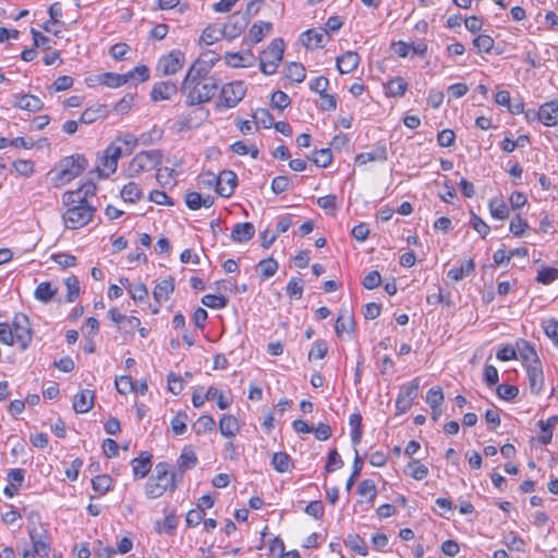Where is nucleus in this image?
<instances>
[{"label":"nucleus","mask_w":558,"mask_h":558,"mask_svg":"<svg viewBox=\"0 0 558 558\" xmlns=\"http://www.w3.org/2000/svg\"><path fill=\"white\" fill-rule=\"evenodd\" d=\"M388 153L386 145H378L372 151L361 153L355 156V163L364 166L371 161H386Z\"/></svg>","instance_id":"26"},{"label":"nucleus","mask_w":558,"mask_h":558,"mask_svg":"<svg viewBox=\"0 0 558 558\" xmlns=\"http://www.w3.org/2000/svg\"><path fill=\"white\" fill-rule=\"evenodd\" d=\"M15 101L13 102V106L21 110H26L29 112H37L40 111L44 108L43 100L31 94L25 95H14Z\"/></svg>","instance_id":"19"},{"label":"nucleus","mask_w":558,"mask_h":558,"mask_svg":"<svg viewBox=\"0 0 558 558\" xmlns=\"http://www.w3.org/2000/svg\"><path fill=\"white\" fill-rule=\"evenodd\" d=\"M408 83L400 76L393 77L384 84L387 97H402L408 90Z\"/></svg>","instance_id":"33"},{"label":"nucleus","mask_w":558,"mask_h":558,"mask_svg":"<svg viewBox=\"0 0 558 558\" xmlns=\"http://www.w3.org/2000/svg\"><path fill=\"white\" fill-rule=\"evenodd\" d=\"M64 206L68 209L62 218L68 229H78L86 226L93 218L95 208L87 199L81 197L80 192H65L62 196Z\"/></svg>","instance_id":"1"},{"label":"nucleus","mask_w":558,"mask_h":558,"mask_svg":"<svg viewBox=\"0 0 558 558\" xmlns=\"http://www.w3.org/2000/svg\"><path fill=\"white\" fill-rule=\"evenodd\" d=\"M254 123L256 124V128L259 126L264 129H269L274 124V118L270 114V112L267 109L259 108L256 109L253 113Z\"/></svg>","instance_id":"45"},{"label":"nucleus","mask_w":558,"mask_h":558,"mask_svg":"<svg viewBox=\"0 0 558 558\" xmlns=\"http://www.w3.org/2000/svg\"><path fill=\"white\" fill-rule=\"evenodd\" d=\"M202 303L209 308L221 310L227 306L228 299L221 294H206L202 298Z\"/></svg>","instance_id":"50"},{"label":"nucleus","mask_w":558,"mask_h":558,"mask_svg":"<svg viewBox=\"0 0 558 558\" xmlns=\"http://www.w3.org/2000/svg\"><path fill=\"white\" fill-rule=\"evenodd\" d=\"M151 453L143 451L140 457L132 460L134 476L144 478L151 469Z\"/></svg>","instance_id":"28"},{"label":"nucleus","mask_w":558,"mask_h":558,"mask_svg":"<svg viewBox=\"0 0 558 558\" xmlns=\"http://www.w3.org/2000/svg\"><path fill=\"white\" fill-rule=\"evenodd\" d=\"M215 397H218V408L220 410H226L230 407V400L225 399L222 392L213 386L207 389L205 396L194 392L192 396V403L195 408H201L204 405L206 400H214Z\"/></svg>","instance_id":"17"},{"label":"nucleus","mask_w":558,"mask_h":558,"mask_svg":"<svg viewBox=\"0 0 558 558\" xmlns=\"http://www.w3.org/2000/svg\"><path fill=\"white\" fill-rule=\"evenodd\" d=\"M94 392L88 389L81 390L74 396L73 409L76 413H87L94 405Z\"/></svg>","instance_id":"27"},{"label":"nucleus","mask_w":558,"mask_h":558,"mask_svg":"<svg viewBox=\"0 0 558 558\" xmlns=\"http://www.w3.org/2000/svg\"><path fill=\"white\" fill-rule=\"evenodd\" d=\"M187 414L185 412H179L171 420V428L175 435H183L186 432Z\"/></svg>","instance_id":"64"},{"label":"nucleus","mask_w":558,"mask_h":558,"mask_svg":"<svg viewBox=\"0 0 558 558\" xmlns=\"http://www.w3.org/2000/svg\"><path fill=\"white\" fill-rule=\"evenodd\" d=\"M119 281L135 302H142L148 298V290L144 283L132 284L128 278H120Z\"/></svg>","instance_id":"32"},{"label":"nucleus","mask_w":558,"mask_h":558,"mask_svg":"<svg viewBox=\"0 0 558 558\" xmlns=\"http://www.w3.org/2000/svg\"><path fill=\"white\" fill-rule=\"evenodd\" d=\"M248 21L245 15L240 13L232 14L221 29L222 37L227 38L228 40L236 38L241 35Z\"/></svg>","instance_id":"13"},{"label":"nucleus","mask_w":558,"mask_h":558,"mask_svg":"<svg viewBox=\"0 0 558 558\" xmlns=\"http://www.w3.org/2000/svg\"><path fill=\"white\" fill-rule=\"evenodd\" d=\"M271 28L272 24L269 22L254 23L248 31V37L252 44H258L259 41H262L265 36L264 31L266 29L267 32H269Z\"/></svg>","instance_id":"43"},{"label":"nucleus","mask_w":558,"mask_h":558,"mask_svg":"<svg viewBox=\"0 0 558 558\" xmlns=\"http://www.w3.org/2000/svg\"><path fill=\"white\" fill-rule=\"evenodd\" d=\"M357 494L367 497L369 502H373L377 496V488L372 480H363L357 486Z\"/></svg>","instance_id":"51"},{"label":"nucleus","mask_w":558,"mask_h":558,"mask_svg":"<svg viewBox=\"0 0 558 558\" xmlns=\"http://www.w3.org/2000/svg\"><path fill=\"white\" fill-rule=\"evenodd\" d=\"M197 463V457L191 447H184L179 459L178 464L182 470H190Z\"/></svg>","instance_id":"42"},{"label":"nucleus","mask_w":558,"mask_h":558,"mask_svg":"<svg viewBox=\"0 0 558 558\" xmlns=\"http://www.w3.org/2000/svg\"><path fill=\"white\" fill-rule=\"evenodd\" d=\"M216 422L211 415H201L193 425L197 435L206 434L215 429Z\"/></svg>","instance_id":"44"},{"label":"nucleus","mask_w":558,"mask_h":558,"mask_svg":"<svg viewBox=\"0 0 558 558\" xmlns=\"http://www.w3.org/2000/svg\"><path fill=\"white\" fill-rule=\"evenodd\" d=\"M102 116V107L96 106L84 110L78 119L80 123L90 124L97 121Z\"/></svg>","instance_id":"57"},{"label":"nucleus","mask_w":558,"mask_h":558,"mask_svg":"<svg viewBox=\"0 0 558 558\" xmlns=\"http://www.w3.org/2000/svg\"><path fill=\"white\" fill-rule=\"evenodd\" d=\"M121 197L124 202L136 203L143 197V191L135 182H129L121 190Z\"/></svg>","instance_id":"35"},{"label":"nucleus","mask_w":558,"mask_h":558,"mask_svg":"<svg viewBox=\"0 0 558 558\" xmlns=\"http://www.w3.org/2000/svg\"><path fill=\"white\" fill-rule=\"evenodd\" d=\"M126 81L145 82L149 78V69L142 64L125 73Z\"/></svg>","instance_id":"58"},{"label":"nucleus","mask_w":558,"mask_h":558,"mask_svg":"<svg viewBox=\"0 0 558 558\" xmlns=\"http://www.w3.org/2000/svg\"><path fill=\"white\" fill-rule=\"evenodd\" d=\"M306 71L303 64L291 62L287 68V77L295 83H301L305 80Z\"/></svg>","instance_id":"49"},{"label":"nucleus","mask_w":558,"mask_h":558,"mask_svg":"<svg viewBox=\"0 0 558 558\" xmlns=\"http://www.w3.org/2000/svg\"><path fill=\"white\" fill-rule=\"evenodd\" d=\"M232 153L244 156L250 154L252 158H258L259 150L255 145L247 146L243 141H238L230 146Z\"/></svg>","instance_id":"48"},{"label":"nucleus","mask_w":558,"mask_h":558,"mask_svg":"<svg viewBox=\"0 0 558 558\" xmlns=\"http://www.w3.org/2000/svg\"><path fill=\"white\" fill-rule=\"evenodd\" d=\"M113 480L110 475L101 474L92 480V487L99 496L107 494L112 489Z\"/></svg>","instance_id":"36"},{"label":"nucleus","mask_w":558,"mask_h":558,"mask_svg":"<svg viewBox=\"0 0 558 558\" xmlns=\"http://www.w3.org/2000/svg\"><path fill=\"white\" fill-rule=\"evenodd\" d=\"M246 86L242 81H234L221 87L220 99L217 102V109L234 108L245 96Z\"/></svg>","instance_id":"7"},{"label":"nucleus","mask_w":558,"mask_h":558,"mask_svg":"<svg viewBox=\"0 0 558 558\" xmlns=\"http://www.w3.org/2000/svg\"><path fill=\"white\" fill-rule=\"evenodd\" d=\"M28 535L33 545V550L41 557L47 558L51 551L49 536L46 530L35 525L28 526Z\"/></svg>","instance_id":"12"},{"label":"nucleus","mask_w":558,"mask_h":558,"mask_svg":"<svg viewBox=\"0 0 558 558\" xmlns=\"http://www.w3.org/2000/svg\"><path fill=\"white\" fill-rule=\"evenodd\" d=\"M473 45L478 53H487L494 47V39L489 35L482 34L473 39Z\"/></svg>","instance_id":"59"},{"label":"nucleus","mask_w":558,"mask_h":558,"mask_svg":"<svg viewBox=\"0 0 558 558\" xmlns=\"http://www.w3.org/2000/svg\"><path fill=\"white\" fill-rule=\"evenodd\" d=\"M284 43L281 38L274 39L259 57L260 71L266 75L276 73L282 61Z\"/></svg>","instance_id":"6"},{"label":"nucleus","mask_w":558,"mask_h":558,"mask_svg":"<svg viewBox=\"0 0 558 558\" xmlns=\"http://www.w3.org/2000/svg\"><path fill=\"white\" fill-rule=\"evenodd\" d=\"M209 71V66L205 65L199 60H196L189 69L182 86L183 87H190L191 84H194L196 82H199L201 80L208 78L207 73Z\"/></svg>","instance_id":"22"},{"label":"nucleus","mask_w":558,"mask_h":558,"mask_svg":"<svg viewBox=\"0 0 558 558\" xmlns=\"http://www.w3.org/2000/svg\"><path fill=\"white\" fill-rule=\"evenodd\" d=\"M526 373L531 392L535 396L541 395L545 383L542 364H527Z\"/></svg>","instance_id":"16"},{"label":"nucleus","mask_w":558,"mask_h":558,"mask_svg":"<svg viewBox=\"0 0 558 558\" xmlns=\"http://www.w3.org/2000/svg\"><path fill=\"white\" fill-rule=\"evenodd\" d=\"M343 466V461L337 451V449H332L328 453L327 462L325 465V471L327 473H331L338 469H341Z\"/></svg>","instance_id":"61"},{"label":"nucleus","mask_w":558,"mask_h":558,"mask_svg":"<svg viewBox=\"0 0 558 558\" xmlns=\"http://www.w3.org/2000/svg\"><path fill=\"white\" fill-rule=\"evenodd\" d=\"M444 393L441 388H430L426 393V402L430 408H439L444 402Z\"/></svg>","instance_id":"62"},{"label":"nucleus","mask_w":558,"mask_h":558,"mask_svg":"<svg viewBox=\"0 0 558 558\" xmlns=\"http://www.w3.org/2000/svg\"><path fill=\"white\" fill-rule=\"evenodd\" d=\"M87 165V159L80 154L63 158L59 163V171L54 179L56 185H63L78 177Z\"/></svg>","instance_id":"5"},{"label":"nucleus","mask_w":558,"mask_h":558,"mask_svg":"<svg viewBox=\"0 0 558 558\" xmlns=\"http://www.w3.org/2000/svg\"><path fill=\"white\" fill-rule=\"evenodd\" d=\"M184 62V53L179 49H173L159 59L156 70L162 75H172L183 68Z\"/></svg>","instance_id":"11"},{"label":"nucleus","mask_w":558,"mask_h":558,"mask_svg":"<svg viewBox=\"0 0 558 558\" xmlns=\"http://www.w3.org/2000/svg\"><path fill=\"white\" fill-rule=\"evenodd\" d=\"M56 294L57 289H53L48 281L39 283L34 292L35 299L44 303L50 302Z\"/></svg>","instance_id":"39"},{"label":"nucleus","mask_w":558,"mask_h":558,"mask_svg":"<svg viewBox=\"0 0 558 558\" xmlns=\"http://www.w3.org/2000/svg\"><path fill=\"white\" fill-rule=\"evenodd\" d=\"M395 52L400 58H407L410 54L412 56H418V57H425L427 52V44L424 40L413 41V43H405V41H398L393 44Z\"/></svg>","instance_id":"14"},{"label":"nucleus","mask_w":558,"mask_h":558,"mask_svg":"<svg viewBox=\"0 0 558 558\" xmlns=\"http://www.w3.org/2000/svg\"><path fill=\"white\" fill-rule=\"evenodd\" d=\"M122 156V149L120 146L111 143L102 151L101 157L98 159L96 169L101 178H108L116 172L118 167V160Z\"/></svg>","instance_id":"8"},{"label":"nucleus","mask_w":558,"mask_h":558,"mask_svg":"<svg viewBox=\"0 0 558 558\" xmlns=\"http://www.w3.org/2000/svg\"><path fill=\"white\" fill-rule=\"evenodd\" d=\"M11 328L15 342L22 350H25L32 341V329L28 316L23 313L15 314Z\"/></svg>","instance_id":"10"},{"label":"nucleus","mask_w":558,"mask_h":558,"mask_svg":"<svg viewBox=\"0 0 558 558\" xmlns=\"http://www.w3.org/2000/svg\"><path fill=\"white\" fill-rule=\"evenodd\" d=\"M66 287V301L74 302L81 292L80 281L76 276H70L64 280Z\"/></svg>","instance_id":"47"},{"label":"nucleus","mask_w":558,"mask_h":558,"mask_svg":"<svg viewBox=\"0 0 558 558\" xmlns=\"http://www.w3.org/2000/svg\"><path fill=\"white\" fill-rule=\"evenodd\" d=\"M541 122L546 126L558 124V101L553 100L541 106Z\"/></svg>","instance_id":"30"},{"label":"nucleus","mask_w":558,"mask_h":558,"mask_svg":"<svg viewBox=\"0 0 558 558\" xmlns=\"http://www.w3.org/2000/svg\"><path fill=\"white\" fill-rule=\"evenodd\" d=\"M99 83L111 88H117L128 83L125 74L104 73L98 78Z\"/></svg>","instance_id":"41"},{"label":"nucleus","mask_w":558,"mask_h":558,"mask_svg":"<svg viewBox=\"0 0 558 558\" xmlns=\"http://www.w3.org/2000/svg\"><path fill=\"white\" fill-rule=\"evenodd\" d=\"M489 211L493 218L505 220L509 217V208L505 201L500 197H494L488 204Z\"/></svg>","instance_id":"34"},{"label":"nucleus","mask_w":558,"mask_h":558,"mask_svg":"<svg viewBox=\"0 0 558 558\" xmlns=\"http://www.w3.org/2000/svg\"><path fill=\"white\" fill-rule=\"evenodd\" d=\"M219 87L218 80L214 76L201 80L190 87H181L182 92L186 95V106H196L210 101Z\"/></svg>","instance_id":"3"},{"label":"nucleus","mask_w":558,"mask_h":558,"mask_svg":"<svg viewBox=\"0 0 558 558\" xmlns=\"http://www.w3.org/2000/svg\"><path fill=\"white\" fill-rule=\"evenodd\" d=\"M255 227L251 222L235 223L231 230L230 238L235 243H245L253 239Z\"/></svg>","instance_id":"25"},{"label":"nucleus","mask_w":558,"mask_h":558,"mask_svg":"<svg viewBox=\"0 0 558 558\" xmlns=\"http://www.w3.org/2000/svg\"><path fill=\"white\" fill-rule=\"evenodd\" d=\"M496 392L500 399L511 401L519 395V388L513 385L501 384L497 387Z\"/></svg>","instance_id":"63"},{"label":"nucleus","mask_w":558,"mask_h":558,"mask_svg":"<svg viewBox=\"0 0 558 558\" xmlns=\"http://www.w3.org/2000/svg\"><path fill=\"white\" fill-rule=\"evenodd\" d=\"M361 57L355 51H347L337 57V69L341 74L352 73L359 66Z\"/></svg>","instance_id":"20"},{"label":"nucleus","mask_w":558,"mask_h":558,"mask_svg":"<svg viewBox=\"0 0 558 558\" xmlns=\"http://www.w3.org/2000/svg\"><path fill=\"white\" fill-rule=\"evenodd\" d=\"M311 160L320 168H327L332 161L331 150L328 148L315 150Z\"/></svg>","instance_id":"53"},{"label":"nucleus","mask_w":558,"mask_h":558,"mask_svg":"<svg viewBox=\"0 0 558 558\" xmlns=\"http://www.w3.org/2000/svg\"><path fill=\"white\" fill-rule=\"evenodd\" d=\"M526 229H529V223L520 215H515L511 219L509 230L514 236H522Z\"/></svg>","instance_id":"60"},{"label":"nucleus","mask_w":558,"mask_h":558,"mask_svg":"<svg viewBox=\"0 0 558 558\" xmlns=\"http://www.w3.org/2000/svg\"><path fill=\"white\" fill-rule=\"evenodd\" d=\"M258 268L260 270V276L263 277V279H268L276 274L278 269V263L276 259L271 257L265 258L258 263Z\"/></svg>","instance_id":"54"},{"label":"nucleus","mask_w":558,"mask_h":558,"mask_svg":"<svg viewBox=\"0 0 558 558\" xmlns=\"http://www.w3.org/2000/svg\"><path fill=\"white\" fill-rule=\"evenodd\" d=\"M174 291V279L172 277L165 278L154 288L153 295L157 303H162L169 300Z\"/></svg>","instance_id":"29"},{"label":"nucleus","mask_w":558,"mask_h":558,"mask_svg":"<svg viewBox=\"0 0 558 558\" xmlns=\"http://www.w3.org/2000/svg\"><path fill=\"white\" fill-rule=\"evenodd\" d=\"M355 330V323L352 314L347 308H341L335 325V331L340 338L344 332L353 333Z\"/></svg>","instance_id":"23"},{"label":"nucleus","mask_w":558,"mask_h":558,"mask_svg":"<svg viewBox=\"0 0 558 558\" xmlns=\"http://www.w3.org/2000/svg\"><path fill=\"white\" fill-rule=\"evenodd\" d=\"M420 380L414 378L413 380L402 385L396 400V413L404 414L411 407L413 401L418 396Z\"/></svg>","instance_id":"9"},{"label":"nucleus","mask_w":558,"mask_h":558,"mask_svg":"<svg viewBox=\"0 0 558 558\" xmlns=\"http://www.w3.org/2000/svg\"><path fill=\"white\" fill-rule=\"evenodd\" d=\"M301 39L303 45L307 49H317L323 48L326 43L329 39V36L327 34V29L324 28H312L307 29L306 32L302 33Z\"/></svg>","instance_id":"15"},{"label":"nucleus","mask_w":558,"mask_h":558,"mask_svg":"<svg viewBox=\"0 0 558 558\" xmlns=\"http://www.w3.org/2000/svg\"><path fill=\"white\" fill-rule=\"evenodd\" d=\"M287 295L292 300H300L303 295V283L301 279L291 278L286 288Z\"/></svg>","instance_id":"56"},{"label":"nucleus","mask_w":558,"mask_h":558,"mask_svg":"<svg viewBox=\"0 0 558 558\" xmlns=\"http://www.w3.org/2000/svg\"><path fill=\"white\" fill-rule=\"evenodd\" d=\"M238 177L231 170H223L219 173L217 194L221 197H230L236 186Z\"/></svg>","instance_id":"18"},{"label":"nucleus","mask_w":558,"mask_h":558,"mask_svg":"<svg viewBox=\"0 0 558 558\" xmlns=\"http://www.w3.org/2000/svg\"><path fill=\"white\" fill-rule=\"evenodd\" d=\"M178 92V86L174 82L165 81L158 82L153 86L150 92L154 101L168 100Z\"/></svg>","instance_id":"21"},{"label":"nucleus","mask_w":558,"mask_h":558,"mask_svg":"<svg viewBox=\"0 0 558 558\" xmlns=\"http://www.w3.org/2000/svg\"><path fill=\"white\" fill-rule=\"evenodd\" d=\"M345 546H348L352 551L361 555L367 556L368 548L365 541L357 534H349L347 539L344 541Z\"/></svg>","instance_id":"37"},{"label":"nucleus","mask_w":558,"mask_h":558,"mask_svg":"<svg viewBox=\"0 0 558 558\" xmlns=\"http://www.w3.org/2000/svg\"><path fill=\"white\" fill-rule=\"evenodd\" d=\"M241 429L238 418L231 414H223L219 420V430L223 437H234Z\"/></svg>","instance_id":"31"},{"label":"nucleus","mask_w":558,"mask_h":558,"mask_svg":"<svg viewBox=\"0 0 558 558\" xmlns=\"http://www.w3.org/2000/svg\"><path fill=\"white\" fill-rule=\"evenodd\" d=\"M558 280V268L555 267H543L538 270L536 281L538 283L548 286Z\"/></svg>","instance_id":"46"},{"label":"nucleus","mask_w":558,"mask_h":558,"mask_svg":"<svg viewBox=\"0 0 558 558\" xmlns=\"http://www.w3.org/2000/svg\"><path fill=\"white\" fill-rule=\"evenodd\" d=\"M175 488V476L170 472L169 463H157L155 474L148 478L145 485L146 496L150 499H156L162 496L166 490H174Z\"/></svg>","instance_id":"2"},{"label":"nucleus","mask_w":558,"mask_h":558,"mask_svg":"<svg viewBox=\"0 0 558 558\" xmlns=\"http://www.w3.org/2000/svg\"><path fill=\"white\" fill-rule=\"evenodd\" d=\"M162 151L159 149L142 150L130 161L125 172L129 178L140 177L144 172L156 169L162 161Z\"/></svg>","instance_id":"4"},{"label":"nucleus","mask_w":558,"mask_h":558,"mask_svg":"<svg viewBox=\"0 0 558 558\" xmlns=\"http://www.w3.org/2000/svg\"><path fill=\"white\" fill-rule=\"evenodd\" d=\"M362 469H363V460L360 457L357 450H355V456H354L353 465H352V473L345 484V489L348 492H350L352 489L355 481L357 480V477L360 476V474L362 472Z\"/></svg>","instance_id":"52"},{"label":"nucleus","mask_w":558,"mask_h":558,"mask_svg":"<svg viewBox=\"0 0 558 558\" xmlns=\"http://www.w3.org/2000/svg\"><path fill=\"white\" fill-rule=\"evenodd\" d=\"M405 473L416 481H422L428 475V468L413 459L408 463Z\"/></svg>","instance_id":"38"},{"label":"nucleus","mask_w":558,"mask_h":558,"mask_svg":"<svg viewBox=\"0 0 558 558\" xmlns=\"http://www.w3.org/2000/svg\"><path fill=\"white\" fill-rule=\"evenodd\" d=\"M248 58H252V54H248L247 57L242 56L240 52H227L225 54L226 63L232 68L251 65L247 60Z\"/></svg>","instance_id":"55"},{"label":"nucleus","mask_w":558,"mask_h":558,"mask_svg":"<svg viewBox=\"0 0 558 558\" xmlns=\"http://www.w3.org/2000/svg\"><path fill=\"white\" fill-rule=\"evenodd\" d=\"M517 353L519 354L522 362L525 364V367H527V364L541 363L534 345L527 340L520 339L517 342Z\"/></svg>","instance_id":"24"},{"label":"nucleus","mask_w":558,"mask_h":558,"mask_svg":"<svg viewBox=\"0 0 558 558\" xmlns=\"http://www.w3.org/2000/svg\"><path fill=\"white\" fill-rule=\"evenodd\" d=\"M271 465L277 472L284 473L289 471L292 465L291 458L286 452H276L271 458Z\"/></svg>","instance_id":"40"}]
</instances>
